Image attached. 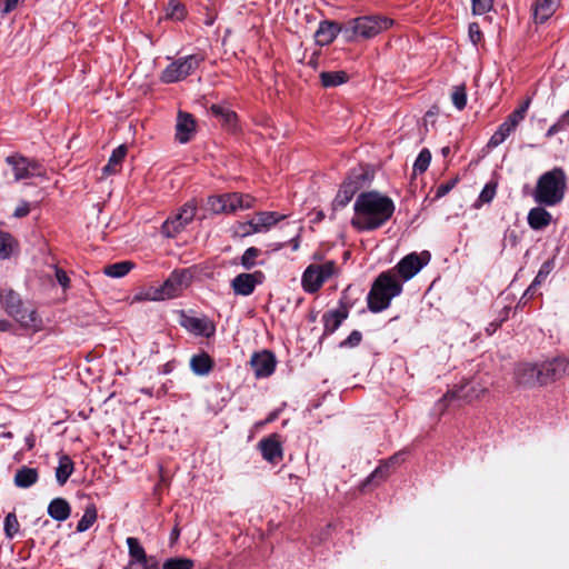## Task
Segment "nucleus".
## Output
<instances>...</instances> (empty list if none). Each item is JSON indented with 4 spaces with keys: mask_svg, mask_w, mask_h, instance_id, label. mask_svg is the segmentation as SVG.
<instances>
[{
    "mask_svg": "<svg viewBox=\"0 0 569 569\" xmlns=\"http://www.w3.org/2000/svg\"><path fill=\"white\" fill-rule=\"evenodd\" d=\"M351 226L358 231H372L382 227L393 214L391 198L377 191L361 192L353 204Z\"/></svg>",
    "mask_w": 569,
    "mask_h": 569,
    "instance_id": "nucleus-1",
    "label": "nucleus"
},
{
    "mask_svg": "<svg viewBox=\"0 0 569 569\" xmlns=\"http://www.w3.org/2000/svg\"><path fill=\"white\" fill-rule=\"evenodd\" d=\"M568 177L561 167H555L543 172L537 180L532 191L536 203L545 207H555L565 199Z\"/></svg>",
    "mask_w": 569,
    "mask_h": 569,
    "instance_id": "nucleus-2",
    "label": "nucleus"
},
{
    "mask_svg": "<svg viewBox=\"0 0 569 569\" xmlns=\"http://www.w3.org/2000/svg\"><path fill=\"white\" fill-rule=\"evenodd\" d=\"M0 302L6 312L13 318L22 329L31 332L42 330L43 321L37 309L31 303L24 302L19 293L12 289L0 292Z\"/></svg>",
    "mask_w": 569,
    "mask_h": 569,
    "instance_id": "nucleus-3",
    "label": "nucleus"
},
{
    "mask_svg": "<svg viewBox=\"0 0 569 569\" xmlns=\"http://www.w3.org/2000/svg\"><path fill=\"white\" fill-rule=\"evenodd\" d=\"M402 291V283L396 278L393 270L380 273L373 281L368 293V308L372 312H380L390 306L391 300Z\"/></svg>",
    "mask_w": 569,
    "mask_h": 569,
    "instance_id": "nucleus-4",
    "label": "nucleus"
},
{
    "mask_svg": "<svg viewBox=\"0 0 569 569\" xmlns=\"http://www.w3.org/2000/svg\"><path fill=\"white\" fill-rule=\"evenodd\" d=\"M392 20L380 16H365L350 20L343 26L342 34L347 41H353L357 37L372 38L389 29Z\"/></svg>",
    "mask_w": 569,
    "mask_h": 569,
    "instance_id": "nucleus-5",
    "label": "nucleus"
},
{
    "mask_svg": "<svg viewBox=\"0 0 569 569\" xmlns=\"http://www.w3.org/2000/svg\"><path fill=\"white\" fill-rule=\"evenodd\" d=\"M254 198L244 193H224L209 197L207 201L208 209L213 213H233L239 209H250L253 206Z\"/></svg>",
    "mask_w": 569,
    "mask_h": 569,
    "instance_id": "nucleus-6",
    "label": "nucleus"
},
{
    "mask_svg": "<svg viewBox=\"0 0 569 569\" xmlns=\"http://www.w3.org/2000/svg\"><path fill=\"white\" fill-rule=\"evenodd\" d=\"M486 392V385L473 379L448 390L443 397L439 399L437 407L443 412L448 405L455 400L472 402L473 400L480 399Z\"/></svg>",
    "mask_w": 569,
    "mask_h": 569,
    "instance_id": "nucleus-7",
    "label": "nucleus"
},
{
    "mask_svg": "<svg viewBox=\"0 0 569 569\" xmlns=\"http://www.w3.org/2000/svg\"><path fill=\"white\" fill-rule=\"evenodd\" d=\"M203 61L199 54H190L171 62L161 72L160 80L163 83H174L186 79L194 72Z\"/></svg>",
    "mask_w": 569,
    "mask_h": 569,
    "instance_id": "nucleus-8",
    "label": "nucleus"
},
{
    "mask_svg": "<svg viewBox=\"0 0 569 569\" xmlns=\"http://www.w3.org/2000/svg\"><path fill=\"white\" fill-rule=\"evenodd\" d=\"M336 271V262L331 260L320 264H310L302 274V287L305 291L309 293L318 291Z\"/></svg>",
    "mask_w": 569,
    "mask_h": 569,
    "instance_id": "nucleus-9",
    "label": "nucleus"
},
{
    "mask_svg": "<svg viewBox=\"0 0 569 569\" xmlns=\"http://www.w3.org/2000/svg\"><path fill=\"white\" fill-rule=\"evenodd\" d=\"M367 181V174L362 169L352 170L341 184L337 196L332 201L333 210L345 208Z\"/></svg>",
    "mask_w": 569,
    "mask_h": 569,
    "instance_id": "nucleus-10",
    "label": "nucleus"
},
{
    "mask_svg": "<svg viewBox=\"0 0 569 569\" xmlns=\"http://www.w3.org/2000/svg\"><path fill=\"white\" fill-rule=\"evenodd\" d=\"M6 162L12 169L14 181L46 176L44 168L39 161L26 158L21 154L9 156L6 158Z\"/></svg>",
    "mask_w": 569,
    "mask_h": 569,
    "instance_id": "nucleus-11",
    "label": "nucleus"
},
{
    "mask_svg": "<svg viewBox=\"0 0 569 569\" xmlns=\"http://www.w3.org/2000/svg\"><path fill=\"white\" fill-rule=\"evenodd\" d=\"M513 378L520 387L532 389L545 387L540 362H521L515 368Z\"/></svg>",
    "mask_w": 569,
    "mask_h": 569,
    "instance_id": "nucleus-12",
    "label": "nucleus"
},
{
    "mask_svg": "<svg viewBox=\"0 0 569 569\" xmlns=\"http://www.w3.org/2000/svg\"><path fill=\"white\" fill-rule=\"evenodd\" d=\"M430 260V254L427 251L421 253H409L403 257L392 269L396 277L399 276L403 281L410 280L415 277Z\"/></svg>",
    "mask_w": 569,
    "mask_h": 569,
    "instance_id": "nucleus-13",
    "label": "nucleus"
},
{
    "mask_svg": "<svg viewBox=\"0 0 569 569\" xmlns=\"http://www.w3.org/2000/svg\"><path fill=\"white\" fill-rule=\"evenodd\" d=\"M191 280L192 272L190 270L182 269L173 271L169 278L159 286L164 300L180 296L182 291L190 286Z\"/></svg>",
    "mask_w": 569,
    "mask_h": 569,
    "instance_id": "nucleus-14",
    "label": "nucleus"
},
{
    "mask_svg": "<svg viewBox=\"0 0 569 569\" xmlns=\"http://www.w3.org/2000/svg\"><path fill=\"white\" fill-rule=\"evenodd\" d=\"M540 365L542 369L545 386H548L569 375V358L556 357L550 360L541 361Z\"/></svg>",
    "mask_w": 569,
    "mask_h": 569,
    "instance_id": "nucleus-15",
    "label": "nucleus"
},
{
    "mask_svg": "<svg viewBox=\"0 0 569 569\" xmlns=\"http://www.w3.org/2000/svg\"><path fill=\"white\" fill-rule=\"evenodd\" d=\"M276 363L273 353L268 350L256 352L250 359V366L258 379L271 376L276 369Z\"/></svg>",
    "mask_w": 569,
    "mask_h": 569,
    "instance_id": "nucleus-16",
    "label": "nucleus"
},
{
    "mask_svg": "<svg viewBox=\"0 0 569 569\" xmlns=\"http://www.w3.org/2000/svg\"><path fill=\"white\" fill-rule=\"evenodd\" d=\"M258 448L260 449L263 459L270 463H279L283 458L282 446L277 433H272L269 437L261 439L258 443Z\"/></svg>",
    "mask_w": 569,
    "mask_h": 569,
    "instance_id": "nucleus-17",
    "label": "nucleus"
},
{
    "mask_svg": "<svg viewBox=\"0 0 569 569\" xmlns=\"http://www.w3.org/2000/svg\"><path fill=\"white\" fill-rule=\"evenodd\" d=\"M263 274L261 271L253 273H240L231 281V288L236 295L249 296L254 291L258 283H261Z\"/></svg>",
    "mask_w": 569,
    "mask_h": 569,
    "instance_id": "nucleus-18",
    "label": "nucleus"
},
{
    "mask_svg": "<svg viewBox=\"0 0 569 569\" xmlns=\"http://www.w3.org/2000/svg\"><path fill=\"white\" fill-rule=\"evenodd\" d=\"M196 131V121L193 117L188 112L180 111L177 118L176 124V139L180 143H187L190 141L192 134Z\"/></svg>",
    "mask_w": 569,
    "mask_h": 569,
    "instance_id": "nucleus-19",
    "label": "nucleus"
},
{
    "mask_svg": "<svg viewBox=\"0 0 569 569\" xmlns=\"http://www.w3.org/2000/svg\"><path fill=\"white\" fill-rule=\"evenodd\" d=\"M343 27H341L337 22L332 21H322L320 22L316 33L315 39L317 44L323 47L330 44L337 36L341 32L342 33Z\"/></svg>",
    "mask_w": 569,
    "mask_h": 569,
    "instance_id": "nucleus-20",
    "label": "nucleus"
},
{
    "mask_svg": "<svg viewBox=\"0 0 569 569\" xmlns=\"http://www.w3.org/2000/svg\"><path fill=\"white\" fill-rule=\"evenodd\" d=\"M400 462V456L395 455L388 460L381 462L366 479L362 483V488H366L370 483L379 485L390 476V467Z\"/></svg>",
    "mask_w": 569,
    "mask_h": 569,
    "instance_id": "nucleus-21",
    "label": "nucleus"
},
{
    "mask_svg": "<svg viewBox=\"0 0 569 569\" xmlns=\"http://www.w3.org/2000/svg\"><path fill=\"white\" fill-rule=\"evenodd\" d=\"M528 224L533 230H542L547 228L551 221L552 216L542 206L530 209L527 217Z\"/></svg>",
    "mask_w": 569,
    "mask_h": 569,
    "instance_id": "nucleus-22",
    "label": "nucleus"
},
{
    "mask_svg": "<svg viewBox=\"0 0 569 569\" xmlns=\"http://www.w3.org/2000/svg\"><path fill=\"white\" fill-rule=\"evenodd\" d=\"M559 4L560 0H537L533 6L535 22H546L557 11Z\"/></svg>",
    "mask_w": 569,
    "mask_h": 569,
    "instance_id": "nucleus-23",
    "label": "nucleus"
},
{
    "mask_svg": "<svg viewBox=\"0 0 569 569\" xmlns=\"http://www.w3.org/2000/svg\"><path fill=\"white\" fill-rule=\"evenodd\" d=\"M553 268H555L553 259H549L541 264L532 283L529 286V288L522 295L520 302L526 303L529 299L532 298L536 287L540 286L547 279V277L550 274V272L553 270Z\"/></svg>",
    "mask_w": 569,
    "mask_h": 569,
    "instance_id": "nucleus-24",
    "label": "nucleus"
},
{
    "mask_svg": "<svg viewBox=\"0 0 569 569\" xmlns=\"http://www.w3.org/2000/svg\"><path fill=\"white\" fill-rule=\"evenodd\" d=\"M348 317V308L343 305L336 310L328 311L323 315L322 321L326 333L335 332L342 321Z\"/></svg>",
    "mask_w": 569,
    "mask_h": 569,
    "instance_id": "nucleus-25",
    "label": "nucleus"
},
{
    "mask_svg": "<svg viewBox=\"0 0 569 569\" xmlns=\"http://www.w3.org/2000/svg\"><path fill=\"white\" fill-rule=\"evenodd\" d=\"M213 366V359L204 351L193 355L190 359V369L197 376H208Z\"/></svg>",
    "mask_w": 569,
    "mask_h": 569,
    "instance_id": "nucleus-26",
    "label": "nucleus"
},
{
    "mask_svg": "<svg viewBox=\"0 0 569 569\" xmlns=\"http://www.w3.org/2000/svg\"><path fill=\"white\" fill-rule=\"evenodd\" d=\"M127 545L129 549V555L134 565H140L143 569H152L154 566L149 565L147 560V555L143 547L140 545L139 540L134 537L127 538Z\"/></svg>",
    "mask_w": 569,
    "mask_h": 569,
    "instance_id": "nucleus-27",
    "label": "nucleus"
},
{
    "mask_svg": "<svg viewBox=\"0 0 569 569\" xmlns=\"http://www.w3.org/2000/svg\"><path fill=\"white\" fill-rule=\"evenodd\" d=\"M71 507L63 498H54L48 506V515L57 520L64 521L70 517Z\"/></svg>",
    "mask_w": 569,
    "mask_h": 569,
    "instance_id": "nucleus-28",
    "label": "nucleus"
},
{
    "mask_svg": "<svg viewBox=\"0 0 569 569\" xmlns=\"http://www.w3.org/2000/svg\"><path fill=\"white\" fill-rule=\"evenodd\" d=\"M38 478L39 473L36 468L23 466L17 470L13 482L18 488H29L38 481Z\"/></svg>",
    "mask_w": 569,
    "mask_h": 569,
    "instance_id": "nucleus-29",
    "label": "nucleus"
},
{
    "mask_svg": "<svg viewBox=\"0 0 569 569\" xmlns=\"http://www.w3.org/2000/svg\"><path fill=\"white\" fill-rule=\"evenodd\" d=\"M284 218L286 216L278 214L277 212L273 211H260L256 213L253 221L256 223V227L260 229V232H266Z\"/></svg>",
    "mask_w": 569,
    "mask_h": 569,
    "instance_id": "nucleus-30",
    "label": "nucleus"
},
{
    "mask_svg": "<svg viewBox=\"0 0 569 569\" xmlns=\"http://www.w3.org/2000/svg\"><path fill=\"white\" fill-rule=\"evenodd\" d=\"M18 251L19 244L14 237L7 231L0 230V259H9L11 256L17 254Z\"/></svg>",
    "mask_w": 569,
    "mask_h": 569,
    "instance_id": "nucleus-31",
    "label": "nucleus"
},
{
    "mask_svg": "<svg viewBox=\"0 0 569 569\" xmlns=\"http://www.w3.org/2000/svg\"><path fill=\"white\" fill-rule=\"evenodd\" d=\"M210 112L218 118L223 126L228 128H233L237 121V114L229 108L221 104H212L210 107Z\"/></svg>",
    "mask_w": 569,
    "mask_h": 569,
    "instance_id": "nucleus-32",
    "label": "nucleus"
},
{
    "mask_svg": "<svg viewBox=\"0 0 569 569\" xmlns=\"http://www.w3.org/2000/svg\"><path fill=\"white\" fill-rule=\"evenodd\" d=\"M73 469L74 465L71 458L67 455H62L59 458V465L56 469V479L58 483L63 486L73 472Z\"/></svg>",
    "mask_w": 569,
    "mask_h": 569,
    "instance_id": "nucleus-33",
    "label": "nucleus"
},
{
    "mask_svg": "<svg viewBox=\"0 0 569 569\" xmlns=\"http://www.w3.org/2000/svg\"><path fill=\"white\" fill-rule=\"evenodd\" d=\"M349 80V76L346 71H323L320 73V81L325 88H333L346 83Z\"/></svg>",
    "mask_w": 569,
    "mask_h": 569,
    "instance_id": "nucleus-34",
    "label": "nucleus"
},
{
    "mask_svg": "<svg viewBox=\"0 0 569 569\" xmlns=\"http://www.w3.org/2000/svg\"><path fill=\"white\" fill-rule=\"evenodd\" d=\"M127 154L126 146H119L112 152L109 158L108 163L103 167L102 171L104 174H113L118 172L121 162L123 161Z\"/></svg>",
    "mask_w": 569,
    "mask_h": 569,
    "instance_id": "nucleus-35",
    "label": "nucleus"
},
{
    "mask_svg": "<svg viewBox=\"0 0 569 569\" xmlns=\"http://www.w3.org/2000/svg\"><path fill=\"white\" fill-rule=\"evenodd\" d=\"M197 212V203L194 200L186 202L180 210L173 216L178 222H181L183 227L190 223Z\"/></svg>",
    "mask_w": 569,
    "mask_h": 569,
    "instance_id": "nucleus-36",
    "label": "nucleus"
},
{
    "mask_svg": "<svg viewBox=\"0 0 569 569\" xmlns=\"http://www.w3.org/2000/svg\"><path fill=\"white\" fill-rule=\"evenodd\" d=\"M529 106L530 99H527L516 110H513L503 122L515 131L518 124L525 119Z\"/></svg>",
    "mask_w": 569,
    "mask_h": 569,
    "instance_id": "nucleus-37",
    "label": "nucleus"
},
{
    "mask_svg": "<svg viewBox=\"0 0 569 569\" xmlns=\"http://www.w3.org/2000/svg\"><path fill=\"white\" fill-rule=\"evenodd\" d=\"M133 268L130 261H120L104 267L103 272L111 278H122Z\"/></svg>",
    "mask_w": 569,
    "mask_h": 569,
    "instance_id": "nucleus-38",
    "label": "nucleus"
},
{
    "mask_svg": "<svg viewBox=\"0 0 569 569\" xmlns=\"http://www.w3.org/2000/svg\"><path fill=\"white\" fill-rule=\"evenodd\" d=\"M97 520V509L93 505L89 506L86 510L81 519L77 525L78 532L87 531Z\"/></svg>",
    "mask_w": 569,
    "mask_h": 569,
    "instance_id": "nucleus-39",
    "label": "nucleus"
},
{
    "mask_svg": "<svg viewBox=\"0 0 569 569\" xmlns=\"http://www.w3.org/2000/svg\"><path fill=\"white\" fill-rule=\"evenodd\" d=\"M194 561L189 558L173 557L164 560L161 569H193Z\"/></svg>",
    "mask_w": 569,
    "mask_h": 569,
    "instance_id": "nucleus-40",
    "label": "nucleus"
},
{
    "mask_svg": "<svg viewBox=\"0 0 569 569\" xmlns=\"http://www.w3.org/2000/svg\"><path fill=\"white\" fill-rule=\"evenodd\" d=\"M164 300L160 287H149L133 296V301H160Z\"/></svg>",
    "mask_w": 569,
    "mask_h": 569,
    "instance_id": "nucleus-41",
    "label": "nucleus"
},
{
    "mask_svg": "<svg viewBox=\"0 0 569 569\" xmlns=\"http://www.w3.org/2000/svg\"><path fill=\"white\" fill-rule=\"evenodd\" d=\"M511 132H513V130L505 122H502L497 131L491 136L488 142V147L496 148L500 146L511 134Z\"/></svg>",
    "mask_w": 569,
    "mask_h": 569,
    "instance_id": "nucleus-42",
    "label": "nucleus"
},
{
    "mask_svg": "<svg viewBox=\"0 0 569 569\" xmlns=\"http://www.w3.org/2000/svg\"><path fill=\"white\" fill-rule=\"evenodd\" d=\"M184 229V227L181 224V222H178L176 218L169 217L161 227V232L163 236L168 238H172L177 236L179 232H181Z\"/></svg>",
    "mask_w": 569,
    "mask_h": 569,
    "instance_id": "nucleus-43",
    "label": "nucleus"
},
{
    "mask_svg": "<svg viewBox=\"0 0 569 569\" xmlns=\"http://www.w3.org/2000/svg\"><path fill=\"white\" fill-rule=\"evenodd\" d=\"M430 161H431V153L427 148H423L419 152V154L413 163V173L415 174L423 173L428 169Z\"/></svg>",
    "mask_w": 569,
    "mask_h": 569,
    "instance_id": "nucleus-44",
    "label": "nucleus"
},
{
    "mask_svg": "<svg viewBox=\"0 0 569 569\" xmlns=\"http://www.w3.org/2000/svg\"><path fill=\"white\" fill-rule=\"evenodd\" d=\"M186 327L197 333V335H206V336H209V332H208V329H209V323L207 320L204 319H200V318H188L187 321H186Z\"/></svg>",
    "mask_w": 569,
    "mask_h": 569,
    "instance_id": "nucleus-45",
    "label": "nucleus"
},
{
    "mask_svg": "<svg viewBox=\"0 0 569 569\" xmlns=\"http://www.w3.org/2000/svg\"><path fill=\"white\" fill-rule=\"evenodd\" d=\"M451 101L458 110H463L467 104V90L465 84L453 88Z\"/></svg>",
    "mask_w": 569,
    "mask_h": 569,
    "instance_id": "nucleus-46",
    "label": "nucleus"
},
{
    "mask_svg": "<svg viewBox=\"0 0 569 569\" xmlns=\"http://www.w3.org/2000/svg\"><path fill=\"white\" fill-rule=\"evenodd\" d=\"M19 521L14 513L10 512L4 518V533L7 538L12 539L19 532Z\"/></svg>",
    "mask_w": 569,
    "mask_h": 569,
    "instance_id": "nucleus-47",
    "label": "nucleus"
},
{
    "mask_svg": "<svg viewBox=\"0 0 569 569\" xmlns=\"http://www.w3.org/2000/svg\"><path fill=\"white\" fill-rule=\"evenodd\" d=\"M260 249L256 247L248 248L241 257L242 267L248 270L253 268L256 266V259L260 256Z\"/></svg>",
    "mask_w": 569,
    "mask_h": 569,
    "instance_id": "nucleus-48",
    "label": "nucleus"
},
{
    "mask_svg": "<svg viewBox=\"0 0 569 569\" xmlns=\"http://www.w3.org/2000/svg\"><path fill=\"white\" fill-rule=\"evenodd\" d=\"M259 232L260 229L256 227L253 219L246 222H238L234 227V233L239 237H247Z\"/></svg>",
    "mask_w": 569,
    "mask_h": 569,
    "instance_id": "nucleus-49",
    "label": "nucleus"
},
{
    "mask_svg": "<svg viewBox=\"0 0 569 569\" xmlns=\"http://www.w3.org/2000/svg\"><path fill=\"white\" fill-rule=\"evenodd\" d=\"M497 184L493 182L487 183L481 190L478 201L480 203H489L496 196Z\"/></svg>",
    "mask_w": 569,
    "mask_h": 569,
    "instance_id": "nucleus-50",
    "label": "nucleus"
},
{
    "mask_svg": "<svg viewBox=\"0 0 569 569\" xmlns=\"http://www.w3.org/2000/svg\"><path fill=\"white\" fill-rule=\"evenodd\" d=\"M472 13L485 14L492 9L493 0H471Z\"/></svg>",
    "mask_w": 569,
    "mask_h": 569,
    "instance_id": "nucleus-51",
    "label": "nucleus"
},
{
    "mask_svg": "<svg viewBox=\"0 0 569 569\" xmlns=\"http://www.w3.org/2000/svg\"><path fill=\"white\" fill-rule=\"evenodd\" d=\"M168 16L177 20L184 17V6L177 0H171L168 4Z\"/></svg>",
    "mask_w": 569,
    "mask_h": 569,
    "instance_id": "nucleus-52",
    "label": "nucleus"
},
{
    "mask_svg": "<svg viewBox=\"0 0 569 569\" xmlns=\"http://www.w3.org/2000/svg\"><path fill=\"white\" fill-rule=\"evenodd\" d=\"M361 339H362V335L360 331L358 330H353L348 337L347 339H345L340 346L341 347H356L358 346L360 342H361Z\"/></svg>",
    "mask_w": 569,
    "mask_h": 569,
    "instance_id": "nucleus-53",
    "label": "nucleus"
},
{
    "mask_svg": "<svg viewBox=\"0 0 569 569\" xmlns=\"http://www.w3.org/2000/svg\"><path fill=\"white\" fill-rule=\"evenodd\" d=\"M457 182H458V179L455 178L448 182L439 184L436 190V197L437 198L445 197L447 193H449L453 189V187L456 186Z\"/></svg>",
    "mask_w": 569,
    "mask_h": 569,
    "instance_id": "nucleus-54",
    "label": "nucleus"
},
{
    "mask_svg": "<svg viewBox=\"0 0 569 569\" xmlns=\"http://www.w3.org/2000/svg\"><path fill=\"white\" fill-rule=\"evenodd\" d=\"M468 33H469V38L471 40V42L477 46V43L481 40L482 38V32L480 30V27L478 23L473 22V23H470L469 24V30H468Z\"/></svg>",
    "mask_w": 569,
    "mask_h": 569,
    "instance_id": "nucleus-55",
    "label": "nucleus"
},
{
    "mask_svg": "<svg viewBox=\"0 0 569 569\" xmlns=\"http://www.w3.org/2000/svg\"><path fill=\"white\" fill-rule=\"evenodd\" d=\"M29 212H30V203L23 200L16 208V210L13 212V217L23 218V217L28 216Z\"/></svg>",
    "mask_w": 569,
    "mask_h": 569,
    "instance_id": "nucleus-56",
    "label": "nucleus"
},
{
    "mask_svg": "<svg viewBox=\"0 0 569 569\" xmlns=\"http://www.w3.org/2000/svg\"><path fill=\"white\" fill-rule=\"evenodd\" d=\"M54 270H56L57 281L62 286L63 289H67L70 284L69 277L62 269L54 268Z\"/></svg>",
    "mask_w": 569,
    "mask_h": 569,
    "instance_id": "nucleus-57",
    "label": "nucleus"
},
{
    "mask_svg": "<svg viewBox=\"0 0 569 569\" xmlns=\"http://www.w3.org/2000/svg\"><path fill=\"white\" fill-rule=\"evenodd\" d=\"M19 0H2V8L0 11L2 14H8L13 11L18 6Z\"/></svg>",
    "mask_w": 569,
    "mask_h": 569,
    "instance_id": "nucleus-58",
    "label": "nucleus"
},
{
    "mask_svg": "<svg viewBox=\"0 0 569 569\" xmlns=\"http://www.w3.org/2000/svg\"><path fill=\"white\" fill-rule=\"evenodd\" d=\"M560 129H561V128H560V122L552 124V126L547 130V132H546V137H547V138H551V137H552V136H555L557 132H559V131H560Z\"/></svg>",
    "mask_w": 569,
    "mask_h": 569,
    "instance_id": "nucleus-59",
    "label": "nucleus"
},
{
    "mask_svg": "<svg viewBox=\"0 0 569 569\" xmlns=\"http://www.w3.org/2000/svg\"><path fill=\"white\" fill-rule=\"evenodd\" d=\"M11 328V323L8 320L0 319V332L8 331Z\"/></svg>",
    "mask_w": 569,
    "mask_h": 569,
    "instance_id": "nucleus-60",
    "label": "nucleus"
},
{
    "mask_svg": "<svg viewBox=\"0 0 569 569\" xmlns=\"http://www.w3.org/2000/svg\"><path fill=\"white\" fill-rule=\"evenodd\" d=\"M34 443L36 439L32 435L26 438V445L29 450H31L34 447Z\"/></svg>",
    "mask_w": 569,
    "mask_h": 569,
    "instance_id": "nucleus-61",
    "label": "nucleus"
},
{
    "mask_svg": "<svg viewBox=\"0 0 569 569\" xmlns=\"http://www.w3.org/2000/svg\"><path fill=\"white\" fill-rule=\"evenodd\" d=\"M276 417H277V416H276V413H271V415H269V417H268L264 421H260V422H258V423H257V427H262V426H264L266 423H269V422L273 421V420L276 419Z\"/></svg>",
    "mask_w": 569,
    "mask_h": 569,
    "instance_id": "nucleus-62",
    "label": "nucleus"
},
{
    "mask_svg": "<svg viewBox=\"0 0 569 569\" xmlns=\"http://www.w3.org/2000/svg\"><path fill=\"white\" fill-rule=\"evenodd\" d=\"M560 122H562V123H565V124H567L569 127V110L563 113V116L561 117Z\"/></svg>",
    "mask_w": 569,
    "mask_h": 569,
    "instance_id": "nucleus-63",
    "label": "nucleus"
},
{
    "mask_svg": "<svg viewBox=\"0 0 569 569\" xmlns=\"http://www.w3.org/2000/svg\"><path fill=\"white\" fill-rule=\"evenodd\" d=\"M441 153L443 154V157H447L450 153V148L449 147H443L441 149Z\"/></svg>",
    "mask_w": 569,
    "mask_h": 569,
    "instance_id": "nucleus-64",
    "label": "nucleus"
}]
</instances>
